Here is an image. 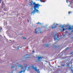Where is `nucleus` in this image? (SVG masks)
Returning a JSON list of instances; mask_svg holds the SVG:
<instances>
[{
  "instance_id": "nucleus-14",
  "label": "nucleus",
  "mask_w": 73,
  "mask_h": 73,
  "mask_svg": "<svg viewBox=\"0 0 73 73\" xmlns=\"http://www.w3.org/2000/svg\"><path fill=\"white\" fill-rule=\"evenodd\" d=\"M23 72V70H21V71L20 72H19V73H22V72Z\"/></svg>"
},
{
  "instance_id": "nucleus-32",
  "label": "nucleus",
  "mask_w": 73,
  "mask_h": 73,
  "mask_svg": "<svg viewBox=\"0 0 73 73\" xmlns=\"http://www.w3.org/2000/svg\"><path fill=\"white\" fill-rule=\"evenodd\" d=\"M57 25V24H56V25Z\"/></svg>"
},
{
  "instance_id": "nucleus-17",
  "label": "nucleus",
  "mask_w": 73,
  "mask_h": 73,
  "mask_svg": "<svg viewBox=\"0 0 73 73\" xmlns=\"http://www.w3.org/2000/svg\"><path fill=\"white\" fill-rule=\"evenodd\" d=\"M36 24H41V23H40L39 22H38V23H36Z\"/></svg>"
},
{
  "instance_id": "nucleus-4",
  "label": "nucleus",
  "mask_w": 73,
  "mask_h": 73,
  "mask_svg": "<svg viewBox=\"0 0 73 73\" xmlns=\"http://www.w3.org/2000/svg\"><path fill=\"white\" fill-rule=\"evenodd\" d=\"M32 67L33 69H35V70L36 72H37V73H40V72H39V70L37 69V68L36 67H34V66H32Z\"/></svg>"
},
{
  "instance_id": "nucleus-25",
  "label": "nucleus",
  "mask_w": 73,
  "mask_h": 73,
  "mask_svg": "<svg viewBox=\"0 0 73 73\" xmlns=\"http://www.w3.org/2000/svg\"><path fill=\"white\" fill-rule=\"evenodd\" d=\"M62 66H64V65H62Z\"/></svg>"
},
{
  "instance_id": "nucleus-19",
  "label": "nucleus",
  "mask_w": 73,
  "mask_h": 73,
  "mask_svg": "<svg viewBox=\"0 0 73 73\" xmlns=\"http://www.w3.org/2000/svg\"><path fill=\"white\" fill-rule=\"evenodd\" d=\"M68 48V47H67L66 49V50H67V49H68V48Z\"/></svg>"
},
{
  "instance_id": "nucleus-34",
  "label": "nucleus",
  "mask_w": 73,
  "mask_h": 73,
  "mask_svg": "<svg viewBox=\"0 0 73 73\" xmlns=\"http://www.w3.org/2000/svg\"><path fill=\"white\" fill-rule=\"evenodd\" d=\"M52 37H53V36H52Z\"/></svg>"
},
{
  "instance_id": "nucleus-11",
  "label": "nucleus",
  "mask_w": 73,
  "mask_h": 73,
  "mask_svg": "<svg viewBox=\"0 0 73 73\" xmlns=\"http://www.w3.org/2000/svg\"><path fill=\"white\" fill-rule=\"evenodd\" d=\"M41 57H40V56L38 57V59L39 60L38 61H40V60L41 59Z\"/></svg>"
},
{
  "instance_id": "nucleus-30",
  "label": "nucleus",
  "mask_w": 73,
  "mask_h": 73,
  "mask_svg": "<svg viewBox=\"0 0 73 73\" xmlns=\"http://www.w3.org/2000/svg\"><path fill=\"white\" fill-rule=\"evenodd\" d=\"M18 49H19V48H18Z\"/></svg>"
},
{
  "instance_id": "nucleus-8",
  "label": "nucleus",
  "mask_w": 73,
  "mask_h": 73,
  "mask_svg": "<svg viewBox=\"0 0 73 73\" xmlns=\"http://www.w3.org/2000/svg\"><path fill=\"white\" fill-rule=\"evenodd\" d=\"M2 8H3V5H5V4H4V2H2Z\"/></svg>"
},
{
  "instance_id": "nucleus-33",
  "label": "nucleus",
  "mask_w": 73,
  "mask_h": 73,
  "mask_svg": "<svg viewBox=\"0 0 73 73\" xmlns=\"http://www.w3.org/2000/svg\"><path fill=\"white\" fill-rule=\"evenodd\" d=\"M61 31H62V30H61Z\"/></svg>"
},
{
  "instance_id": "nucleus-10",
  "label": "nucleus",
  "mask_w": 73,
  "mask_h": 73,
  "mask_svg": "<svg viewBox=\"0 0 73 73\" xmlns=\"http://www.w3.org/2000/svg\"><path fill=\"white\" fill-rule=\"evenodd\" d=\"M73 29V28L72 27H69L68 29L69 30H72V29Z\"/></svg>"
},
{
  "instance_id": "nucleus-28",
  "label": "nucleus",
  "mask_w": 73,
  "mask_h": 73,
  "mask_svg": "<svg viewBox=\"0 0 73 73\" xmlns=\"http://www.w3.org/2000/svg\"><path fill=\"white\" fill-rule=\"evenodd\" d=\"M62 28H64V26H62Z\"/></svg>"
},
{
  "instance_id": "nucleus-22",
  "label": "nucleus",
  "mask_w": 73,
  "mask_h": 73,
  "mask_svg": "<svg viewBox=\"0 0 73 73\" xmlns=\"http://www.w3.org/2000/svg\"><path fill=\"white\" fill-rule=\"evenodd\" d=\"M52 35H54V33H52Z\"/></svg>"
},
{
  "instance_id": "nucleus-29",
  "label": "nucleus",
  "mask_w": 73,
  "mask_h": 73,
  "mask_svg": "<svg viewBox=\"0 0 73 73\" xmlns=\"http://www.w3.org/2000/svg\"><path fill=\"white\" fill-rule=\"evenodd\" d=\"M72 53H70V54H72Z\"/></svg>"
},
{
  "instance_id": "nucleus-31",
  "label": "nucleus",
  "mask_w": 73,
  "mask_h": 73,
  "mask_svg": "<svg viewBox=\"0 0 73 73\" xmlns=\"http://www.w3.org/2000/svg\"><path fill=\"white\" fill-rule=\"evenodd\" d=\"M28 57H27V58H28Z\"/></svg>"
},
{
  "instance_id": "nucleus-13",
  "label": "nucleus",
  "mask_w": 73,
  "mask_h": 73,
  "mask_svg": "<svg viewBox=\"0 0 73 73\" xmlns=\"http://www.w3.org/2000/svg\"><path fill=\"white\" fill-rule=\"evenodd\" d=\"M68 13L69 15V14L72 13V12L71 11H69L68 12Z\"/></svg>"
},
{
  "instance_id": "nucleus-24",
  "label": "nucleus",
  "mask_w": 73,
  "mask_h": 73,
  "mask_svg": "<svg viewBox=\"0 0 73 73\" xmlns=\"http://www.w3.org/2000/svg\"><path fill=\"white\" fill-rule=\"evenodd\" d=\"M27 21H28V23H29V20H28V19H27Z\"/></svg>"
},
{
  "instance_id": "nucleus-6",
  "label": "nucleus",
  "mask_w": 73,
  "mask_h": 73,
  "mask_svg": "<svg viewBox=\"0 0 73 73\" xmlns=\"http://www.w3.org/2000/svg\"><path fill=\"white\" fill-rule=\"evenodd\" d=\"M54 40L55 41V40H57V38H58V36L56 35H54Z\"/></svg>"
},
{
  "instance_id": "nucleus-2",
  "label": "nucleus",
  "mask_w": 73,
  "mask_h": 73,
  "mask_svg": "<svg viewBox=\"0 0 73 73\" xmlns=\"http://www.w3.org/2000/svg\"><path fill=\"white\" fill-rule=\"evenodd\" d=\"M35 33H42V32L41 31V29L40 27H38V28L35 30Z\"/></svg>"
},
{
  "instance_id": "nucleus-23",
  "label": "nucleus",
  "mask_w": 73,
  "mask_h": 73,
  "mask_svg": "<svg viewBox=\"0 0 73 73\" xmlns=\"http://www.w3.org/2000/svg\"><path fill=\"white\" fill-rule=\"evenodd\" d=\"M33 53H34V52H35V51H34V50H33Z\"/></svg>"
},
{
  "instance_id": "nucleus-1",
  "label": "nucleus",
  "mask_w": 73,
  "mask_h": 73,
  "mask_svg": "<svg viewBox=\"0 0 73 73\" xmlns=\"http://www.w3.org/2000/svg\"><path fill=\"white\" fill-rule=\"evenodd\" d=\"M40 5L38 4H36L35 3V4L34 6V10L31 13V15H34L35 12H38V10L37 9H39V7H40Z\"/></svg>"
},
{
  "instance_id": "nucleus-9",
  "label": "nucleus",
  "mask_w": 73,
  "mask_h": 73,
  "mask_svg": "<svg viewBox=\"0 0 73 73\" xmlns=\"http://www.w3.org/2000/svg\"><path fill=\"white\" fill-rule=\"evenodd\" d=\"M57 28V26H56V25H55V26H54V27L52 26L51 28L52 29H54V28Z\"/></svg>"
},
{
  "instance_id": "nucleus-18",
  "label": "nucleus",
  "mask_w": 73,
  "mask_h": 73,
  "mask_svg": "<svg viewBox=\"0 0 73 73\" xmlns=\"http://www.w3.org/2000/svg\"><path fill=\"white\" fill-rule=\"evenodd\" d=\"M1 3V0H0V4Z\"/></svg>"
},
{
  "instance_id": "nucleus-21",
  "label": "nucleus",
  "mask_w": 73,
  "mask_h": 73,
  "mask_svg": "<svg viewBox=\"0 0 73 73\" xmlns=\"http://www.w3.org/2000/svg\"><path fill=\"white\" fill-rule=\"evenodd\" d=\"M63 31H64V30H65V29H64V28H63Z\"/></svg>"
},
{
  "instance_id": "nucleus-7",
  "label": "nucleus",
  "mask_w": 73,
  "mask_h": 73,
  "mask_svg": "<svg viewBox=\"0 0 73 73\" xmlns=\"http://www.w3.org/2000/svg\"><path fill=\"white\" fill-rule=\"evenodd\" d=\"M45 29H47V30H45L44 31H49V30H50V29H51V28H50V27H49L48 28H47L46 27H45Z\"/></svg>"
},
{
  "instance_id": "nucleus-26",
  "label": "nucleus",
  "mask_w": 73,
  "mask_h": 73,
  "mask_svg": "<svg viewBox=\"0 0 73 73\" xmlns=\"http://www.w3.org/2000/svg\"><path fill=\"white\" fill-rule=\"evenodd\" d=\"M40 1L41 2H42V1H41V0H40Z\"/></svg>"
},
{
  "instance_id": "nucleus-20",
  "label": "nucleus",
  "mask_w": 73,
  "mask_h": 73,
  "mask_svg": "<svg viewBox=\"0 0 73 73\" xmlns=\"http://www.w3.org/2000/svg\"><path fill=\"white\" fill-rule=\"evenodd\" d=\"M23 39H26V38H25V37H23Z\"/></svg>"
},
{
  "instance_id": "nucleus-5",
  "label": "nucleus",
  "mask_w": 73,
  "mask_h": 73,
  "mask_svg": "<svg viewBox=\"0 0 73 73\" xmlns=\"http://www.w3.org/2000/svg\"><path fill=\"white\" fill-rule=\"evenodd\" d=\"M35 3H35V2H33V1H31L29 3V4L30 6H31V7H33V5H34L35 4Z\"/></svg>"
},
{
  "instance_id": "nucleus-3",
  "label": "nucleus",
  "mask_w": 73,
  "mask_h": 73,
  "mask_svg": "<svg viewBox=\"0 0 73 73\" xmlns=\"http://www.w3.org/2000/svg\"><path fill=\"white\" fill-rule=\"evenodd\" d=\"M24 67L25 68H24V66H23L19 64L18 65V68H21L22 69H24V68L25 69H26V68H27V64H24Z\"/></svg>"
},
{
  "instance_id": "nucleus-15",
  "label": "nucleus",
  "mask_w": 73,
  "mask_h": 73,
  "mask_svg": "<svg viewBox=\"0 0 73 73\" xmlns=\"http://www.w3.org/2000/svg\"><path fill=\"white\" fill-rule=\"evenodd\" d=\"M15 68V66H12L11 67V69H13V68Z\"/></svg>"
},
{
  "instance_id": "nucleus-27",
  "label": "nucleus",
  "mask_w": 73,
  "mask_h": 73,
  "mask_svg": "<svg viewBox=\"0 0 73 73\" xmlns=\"http://www.w3.org/2000/svg\"><path fill=\"white\" fill-rule=\"evenodd\" d=\"M25 72V70H23Z\"/></svg>"
},
{
  "instance_id": "nucleus-12",
  "label": "nucleus",
  "mask_w": 73,
  "mask_h": 73,
  "mask_svg": "<svg viewBox=\"0 0 73 73\" xmlns=\"http://www.w3.org/2000/svg\"><path fill=\"white\" fill-rule=\"evenodd\" d=\"M45 46H46V47H48V46H49V44H45Z\"/></svg>"
},
{
  "instance_id": "nucleus-16",
  "label": "nucleus",
  "mask_w": 73,
  "mask_h": 73,
  "mask_svg": "<svg viewBox=\"0 0 73 73\" xmlns=\"http://www.w3.org/2000/svg\"><path fill=\"white\" fill-rule=\"evenodd\" d=\"M2 29H3L2 28V27H1L0 28V31H1V30H2Z\"/></svg>"
}]
</instances>
